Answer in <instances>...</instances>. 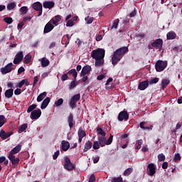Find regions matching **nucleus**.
<instances>
[{
  "label": "nucleus",
  "mask_w": 182,
  "mask_h": 182,
  "mask_svg": "<svg viewBox=\"0 0 182 182\" xmlns=\"http://www.w3.org/2000/svg\"><path fill=\"white\" fill-rule=\"evenodd\" d=\"M85 22H87V23L89 25V24L92 23V22H93V21H95V18L87 16V17H85Z\"/></svg>",
  "instance_id": "obj_44"
},
{
  "label": "nucleus",
  "mask_w": 182,
  "mask_h": 182,
  "mask_svg": "<svg viewBox=\"0 0 182 182\" xmlns=\"http://www.w3.org/2000/svg\"><path fill=\"white\" fill-rule=\"evenodd\" d=\"M68 79H69V77L68 76V74H63L62 76H61V80L63 82H65V80H68Z\"/></svg>",
  "instance_id": "obj_58"
},
{
  "label": "nucleus",
  "mask_w": 182,
  "mask_h": 182,
  "mask_svg": "<svg viewBox=\"0 0 182 182\" xmlns=\"http://www.w3.org/2000/svg\"><path fill=\"white\" fill-rule=\"evenodd\" d=\"M43 8H45V9H52V8H53V6H55V2L45 1L43 4Z\"/></svg>",
  "instance_id": "obj_19"
},
{
  "label": "nucleus",
  "mask_w": 182,
  "mask_h": 182,
  "mask_svg": "<svg viewBox=\"0 0 182 182\" xmlns=\"http://www.w3.org/2000/svg\"><path fill=\"white\" fill-rule=\"evenodd\" d=\"M42 115V111L41 109H34L30 115L31 120H38L39 117Z\"/></svg>",
  "instance_id": "obj_7"
},
{
  "label": "nucleus",
  "mask_w": 182,
  "mask_h": 182,
  "mask_svg": "<svg viewBox=\"0 0 182 182\" xmlns=\"http://www.w3.org/2000/svg\"><path fill=\"white\" fill-rule=\"evenodd\" d=\"M129 52V48L124 46L120 48H118L114 52V54L112 57V64L117 65L120 60H122V58H123V55Z\"/></svg>",
  "instance_id": "obj_1"
},
{
  "label": "nucleus",
  "mask_w": 182,
  "mask_h": 182,
  "mask_svg": "<svg viewBox=\"0 0 182 182\" xmlns=\"http://www.w3.org/2000/svg\"><path fill=\"white\" fill-rule=\"evenodd\" d=\"M92 147L94 150H99V149H100V144H99V141H94Z\"/></svg>",
  "instance_id": "obj_42"
},
{
  "label": "nucleus",
  "mask_w": 182,
  "mask_h": 182,
  "mask_svg": "<svg viewBox=\"0 0 182 182\" xmlns=\"http://www.w3.org/2000/svg\"><path fill=\"white\" fill-rule=\"evenodd\" d=\"M23 72H25V68L23 67H20L18 70V75H21Z\"/></svg>",
  "instance_id": "obj_64"
},
{
  "label": "nucleus",
  "mask_w": 182,
  "mask_h": 182,
  "mask_svg": "<svg viewBox=\"0 0 182 182\" xmlns=\"http://www.w3.org/2000/svg\"><path fill=\"white\" fill-rule=\"evenodd\" d=\"M153 48H157L158 49H161L163 48V39L158 38L151 43Z\"/></svg>",
  "instance_id": "obj_14"
},
{
  "label": "nucleus",
  "mask_w": 182,
  "mask_h": 182,
  "mask_svg": "<svg viewBox=\"0 0 182 182\" xmlns=\"http://www.w3.org/2000/svg\"><path fill=\"white\" fill-rule=\"evenodd\" d=\"M91 70H92V67H90V65L84 66L81 70L80 76L81 77L85 76V75L90 73Z\"/></svg>",
  "instance_id": "obj_16"
},
{
  "label": "nucleus",
  "mask_w": 182,
  "mask_h": 182,
  "mask_svg": "<svg viewBox=\"0 0 182 182\" xmlns=\"http://www.w3.org/2000/svg\"><path fill=\"white\" fill-rule=\"evenodd\" d=\"M75 25V23L73 22V20H68L66 23V26H73Z\"/></svg>",
  "instance_id": "obj_55"
},
{
  "label": "nucleus",
  "mask_w": 182,
  "mask_h": 182,
  "mask_svg": "<svg viewBox=\"0 0 182 182\" xmlns=\"http://www.w3.org/2000/svg\"><path fill=\"white\" fill-rule=\"evenodd\" d=\"M5 97H7V99H11L12 96H14V89L10 88L9 90H6L4 93Z\"/></svg>",
  "instance_id": "obj_24"
},
{
  "label": "nucleus",
  "mask_w": 182,
  "mask_h": 182,
  "mask_svg": "<svg viewBox=\"0 0 182 182\" xmlns=\"http://www.w3.org/2000/svg\"><path fill=\"white\" fill-rule=\"evenodd\" d=\"M60 151L59 150H58L56 152L54 153L53 156V160H56V159H58V157L59 156Z\"/></svg>",
  "instance_id": "obj_56"
},
{
  "label": "nucleus",
  "mask_w": 182,
  "mask_h": 182,
  "mask_svg": "<svg viewBox=\"0 0 182 182\" xmlns=\"http://www.w3.org/2000/svg\"><path fill=\"white\" fill-rule=\"evenodd\" d=\"M97 132L98 134H100L102 136V137L106 136V132H103V129L102 128L97 127Z\"/></svg>",
  "instance_id": "obj_38"
},
{
  "label": "nucleus",
  "mask_w": 182,
  "mask_h": 182,
  "mask_svg": "<svg viewBox=\"0 0 182 182\" xmlns=\"http://www.w3.org/2000/svg\"><path fill=\"white\" fill-rule=\"evenodd\" d=\"M55 106L58 107L63 105V98H60L57 102H55Z\"/></svg>",
  "instance_id": "obj_50"
},
{
  "label": "nucleus",
  "mask_w": 182,
  "mask_h": 182,
  "mask_svg": "<svg viewBox=\"0 0 182 182\" xmlns=\"http://www.w3.org/2000/svg\"><path fill=\"white\" fill-rule=\"evenodd\" d=\"M167 167H168V162H167V161L164 162L162 164V168L164 170H166V168H167Z\"/></svg>",
  "instance_id": "obj_63"
},
{
  "label": "nucleus",
  "mask_w": 182,
  "mask_h": 182,
  "mask_svg": "<svg viewBox=\"0 0 182 182\" xmlns=\"http://www.w3.org/2000/svg\"><path fill=\"white\" fill-rule=\"evenodd\" d=\"M105 77L106 75L101 74L97 77V80H103V79H105Z\"/></svg>",
  "instance_id": "obj_62"
},
{
  "label": "nucleus",
  "mask_w": 182,
  "mask_h": 182,
  "mask_svg": "<svg viewBox=\"0 0 182 182\" xmlns=\"http://www.w3.org/2000/svg\"><path fill=\"white\" fill-rule=\"evenodd\" d=\"M181 160V156H180V154H175V156L173 158V161H180Z\"/></svg>",
  "instance_id": "obj_52"
},
{
  "label": "nucleus",
  "mask_w": 182,
  "mask_h": 182,
  "mask_svg": "<svg viewBox=\"0 0 182 182\" xmlns=\"http://www.w3.org/2000/svg\"><path fill=\"white\" fill-rule=\"evenodd\" d=\"M77 86V82L76 80H73L71 83L70 84L69 89L70 90H72V89H75Z\"/></svg>",
  "instance_id": "obj_39"
},
{
  "label": "nucleus",
  "mask_w": 182,
  "mask_h": 182,
  "mask_svg": "<svg viewBox=\"0 0 182 182\" xmlns=\"http://www.w3.org/2000/svg\"><path fill=\"white\" fill-rule=\"evenodd\" d=\"M4 21L6 22V23H8L9 25H11V23L14 22V20L11 17H6L4 18Z\"/></svg>",
  "instance_id": "obj_47"
},
{
  "label": "nucleus",
  "mask_w": 182,
  "mask_h": 182,
  "mask_svg": "<svg viewBox=\"0 0 182 182\" xmlns=\"http://www.w3.org/2000/svg\"><path fill=\"white\" fill-rule=\"evenodd\" d=\"M8 159L10 160L13 166H18V164H19V161H21L19 158L16 157L15 155H9Z\"/></svg>",
  "instance_id": "obj_13"
},
{
  "label": "nucleus",
  "mask_w": 182,
  "mask_h": 182,
  "mask_svg": "<svg viewBox=\"0 0 182 182\" xmlns=\"http://www.w3.org/2000/svg\"><path fill=\"white\" fill-rule=\"evenodd\" d=\"M20 12H21L22 15H26V14L28 13V7L22 6L20 9Z\"/></svg>",
  "instance_id": "obj_45"
},
{
  "label": "nucleus",
  "mask_w": 182,
  "mask_h": 182,
  "mask_svg": "<svg viewBox=\"0 0 182 182\" xmlns=\"http://www.w3.org/2000/svg\"><path fill=\"white\" fill-rule=\"evenodd\" d=\"M123 178L122 177L114 178L112 182H122Z\"/></svg>",
  "instance_id": "obj_59"
},
{
  "label": "nucleus",
  "mask_w": 182,
  "mask_h": 182,
  "mask_svg": "<svg viewBox=\"0 0 182 182\" xmlns=\"http://www.w3.org/2000/svg\"><path fill=\"white\" fill-rule=\"evenodd\" d=\"M68 122L70 129H72V127H73V114H72V112H70L68 116Z\"/></svg>",
  "instance_id": "obj_27"
},
{
  "label": "nucleus",
  "mask_w": 182,
  "mask_h": 182,
  "mask_svg": "<svg viewBox=\"0 0 182 182\" xmlns=\"http://www.w3.org/2000/svg\"><path fill=\"white\" fill-rule=\"evenodd\" d=\"M31 60H32V56L30 54H27L24 57V63L26 65H29V63H31Z\"/></svg>",
  "instance_id": "obj_33"
},
{
  "label": "nucleus",
  "mask_w": 182,
  "mask_h": 182,
  "mask_svg": "<svg viewBox=\"0 0 182 182\" xmlns=\"http://www.w3.org/2000/svg\"><path fill=\"white\" fill-rule=\"evenodd\" d=\"M96 181V177L95 176V174H92L89 178V182H95Z\"/></svg>",
  "instance_id": "obj_57"
},
{
  "label": "nucleus",
  "mask_w": 182,
  "mask_h": 182,
  "mask_svg": "<svg viewBox=\"0 0 182 182\" xmlns=\"http://www.w3.org/2000/svg\"><path fill=\"white\" fill-rule=\"evenodd\" d=\"M112 141H113V135L110 134L108 139L105 141V144L107 146H109V144H112Z\"/></svg>",
  "instance_id": "obj_46"
},
{
  "label": "nucleus",
  "mask_w": 182,
  "mask_h": 182,
  "mask_svg": "<svg viewBox=\"0 0 182 182\" xmlns=\"http://www.w3.org/2000/svg\"><path fill=\"white\" fill-rule=\"evenodd\" d=\"M62 21V16L57 15L53 18L51 19V21L53 22V25H55V26H58L59 25V22Z\"/></svg>",
  "instance_id": "obj_23"
},
{
  "label": "nucleus",
  "mask_w": 182,
  "mask_h": 182,
  "mask_svg": "<svg viewBox=\"0 0 182 182\" xmlns=\"http://www.w3.org/2000/svg\"><path fill=\"white\" fill-rule=\"evenodd\" d=\"M62 150L63 151H68L70 147V144L68 141H62Z\"/></svg>",
  "instance_id": "obj_20"
},
{
  "label": "nucleus",
  "mask_w": 182,
  "mask_h": 182,
  "mask_svg": "<svg viewBox=\"0 0 182 182\" xmlns=\"http://www.w3.org/2000/svg\"><path fill=\"white\" fill-rule=\"evenodd\" d=\"M31 19H32V17H31V16L24 17L23 19V22L26 23L27 22H29L31 21Z\"/></svg>",
  "instance_id": "obj_61"
},
{
  "label": "nucleus",
  "mask_w": 182,
  "mask_h": 182,
  "mask_svg": "<svg viewBox=\"0 0 182 182\" xmlns=\"http://www.w3.org/2000/svg\"><path fill=\"white\" fill-rule=\"evenodd\" d=\"M159 82V77H154L149 81V85H154Z\"/></svg>",
  "instance_id": "obj_48"
},
{
  "label": "nucleus",
  "mask_w": 182,
  "mask_h": 182,
  "mask_svg": "<svg viewBox=\"0 0 182 182\" xmlns=\"http://www.w3.org/2000/svg\"><path fill=\"white\" fill-rule=\"evenodd\" d=\"M12 134H14V132H5L4 129H1L0 131V137L1 139H2V140H6V139H8L9 137H11Z\"/></svg>",
  "instance_id": "obj_12"
},
{
  "label": "nucleus",
  "mask_w": 182,
  "mask_h": 182,
  "mask_svg": "<svg viewBox=\"0 0 182 182\" xmlns=\"http://www.w3.org/2000/svg\"><path fill=\"white\" fill-rule=\"evenodd\" d=\"M93 146V143L92 141H88L85 144V147L83 151L86 152L88 150H90V148Z\"/></svg>",
  "instance_id": "obj_29"
},
{
  "label": "nucleus",
  "mask_w": 182,
  "mask_h": 182,
  "mask_svg": "<svg viewBox=\"0 0 182 182\" xmlns=\"http://www.w3.org/2000/svg\"><path fill=\"white\" fill-rule=\"evenodd\" d=\"M133 173V168H127L124 172V176H130Z\"/></svg>",
  "instance_id": "obj_41"
},
{
  "label": "nucleus",
  "mask_w": 182,
  "mask_h": 182,
  "mask_svg": "<svg viewBox=\"0 0 182 182\" xmlns=\"http://www.w3.org/2000/svg\"><path fill=\"white\" fill-rule=\"evenodd\" d=\"M50 102V98L49 97H47L41 103V109H46L48 107V105H49Z\"/></svg>",
  "instance_id": "obj_22"
},
{
  "label": "nucleus",
  "mask_w": 182,
  "mask_h": 182,
  "mask_svg": "<svg viewBox=\"0 0 182 182\" xmlns=\"http://www.w3.org/2000/svg\"><path fill=\"white\" fill-rule=\"evenodd\" d=\"M21 149H22V145L18 144L10 151V152L9 153V155L15 156V154H18V153H19V151H21Z\"/></svg>",
  "instance_id": "obj_15"
},
{
  "label": "nucleus",
  "mask_w": 182,
  "mask_h": 182,
  "mask_svg": "<svg viewBox=\"0 0 182 182\" xmlns=\"http://www.w3.org/2000/svg\"><path fill=\"white\" fill-rule=\"evenodd\" d=\"M5 124V116L0 115V127Z\"/></svg>",
  "instance_id": "obj_49"
},
{
  "label": "nucleus",
  "mask_w": 182,
  "mask_h": 182,
  "mask_svg": "<svg viewBox=\"0 0 182 182\" xmlns=\"http://www.w3.org/2000/svg\"><path fill=\"white\" fill-rule=\"evenodd\" d=\"M105 49L98 48L93 50L91 53L92 59H105Z\"/></svg>",
  "instance_id": "obj_2"
},
{
  "label": "nucleus",
  "mask_w": 182,
  "mask_h": 182,
  "mask_svg": "<svg viewBox=\"0 0 182 182\" xmlns=\"http://www.w3.org/2000/svg\"><path fill=\"white\" fill-rule=\"evenodd\" d=\"M78 137H86V132L82 128L78 129Z\"/></svg>",
  "instance_id": "obj_36"
},
{
  "label": "nucleus",
  "mask_w": 182,
  "mask_h": 182,
  "mask_svg": "<svg viewBox=\"0 0 182 182\" xmlns=\"http://www.w3.org/2000/svg\"><path fill=\"white\" fill-rule=\"evenodd\" d=\"M167 68V61L159 60L155 64V69L156 72H163Z\"/></svg>",
  "instance_id": "obj_3"
},
{
  "label": "nucleus",
  "mask_w": 182,
  "mask_h": 182,
  "mask_svg": "<svg viewBox=\"0 0 182 182\" xmlns=\"http://www.w3.org/2000/svg\"><path fill=\"white\" fill-rule=\"evenodd\" d=\"M25 83H26L25 80H22L21 82L17 83L16 87H19V89H21V87H22V86H23Z\"/></svg>",
  "instance_id": "obj_54"
},
{
  "label": "nucleus",
  "mask_w": 182,
  "mask_h": 182,
  "mask_svg": "<svg viewBox=\"0 0 182 182\" xmlns=\"http://www.w3.org/2000/svg\"><path fill=\"white\" fill-rule=\"evenodd\" d=\"M158 159L159 161H164V160H166V156H164L163 154H160L158 155Z\"/></svg>",
  "instance_id": "obj_53"
},
{
  "label": "nucleus",
  "mask_w": 182,
  "mask_h": 182,
  "mask_svg": "<svg viewBox=\"0 0 182 182\" xmlns=\"http://www.w3.org/2000/svg\"><path fill=\"white\" fill-rule=\"evenodd\" d=\"M38 105L36 104H33L30 105L27 109V113H31V112H33L35 110V108L37 107Z\"/></svg>",
  "instance_id": "obj_37"
},
{
  "label": "nucleus",
  "mask_w": 182,
  "mask_h": 182,
  "mask_svg": "<svg viewBox=\"0 0 182 182\" xmlns=\"http://www.w3.org/2000/svg\"><path fill=\"white\" fill-rule=\"evenodd\" d=\"M55 26L52 25V23L48 22L46 24L43 30V33H49V32H51V31H53V28Z\"/></svg>",
  "instance_id": "obj_17"
},
{
  "label": "nucleus",
  "mask_w": 182,
  "mask_h": 182,
  "mask_svg": "<svg viewBox=\"0 0 182 182\" xmlns=\"http://www.w3.org/2000/svg\"><path fill=\"white\" fill-rule=\"evenodd\" d=\"M32 8L34 9L35 11H38V16H41V15H42V4H41V2L37 1L33 4Z\"/></svg>",
  "instance_id": "obj_11"
},
{
  "label": "nucleus",
  "mask_w": 182,
  "mask_h": 182,
  "mask_svg": "<svg viewBox=\"0 0 182 182\" xmlns=\"http://www.w3.org/2000/svg\"><path fill=\"white\" fill-rule=\"evenodd\" d=\"M119 18L114 20V22H113V24L111 27V29H113V28L117 29V26H119Z\"/></svg>",
  "instance_id": "obj_40"
},
{
  "label": "nucleus",
  "mask_w": 182,
  "mask_h": 182,
  "mask_svg": "<svg viewBox=\"0 0 182 182\" xmlns=\"http://www.w3.org/2000/svg\"><path fill=\"white\" fill-rule=\"evenodd\" d=\"M137 146H136V150H140L141 149V144H143V139H139L137 141Z\"/></svg>",
  "instance_id": "obj_51"
},
{
  "label": "nucleus",
  "mask_w": 182,
  "mask_h": 182,
  "mask_svg": "<svg viewBox=\"0 0 182 182\" xmlns=\"http://www.w3.org/2000/svg\"><path fill=\"white\" fill-rule=\"evenodd\" d=\"M147 87H149V80L141 82L138 86L139 90H146Z\"/></svg>",
  "instance_id": "obj_18"
},
{
  "label": "nucleus",
  "mask_w": 182,
  "mask_h": 182,
  "mask_svg": "<svg viewBox=\"0 0 182 182\" xmlns=\"http://www.w3.org/2000/svg\"><path fill=\"white\" fill-rule=\"evenodd\" d=\"M168 85H170V80L167 79L162 80V82H161L162 90H164V89L167 87Z\"/></svg>",
  "instance_id": "obj_32"
},
{
  "label": "nucleus",
  "mask_w": 182,
  "mask_h": 182,
  "mask_svg": "<svg viewBox=\"0 0 182 182\" xmlns=\"http://www.w3.org/2000/svg\"><path fill=\"white\" fill-rule=\"evenodd\" d=\"M41 63L42 68H46V66H49V64L50 63L49 60L46 59V58H41Z\"/></svg>",
  "instance_id": "obj_28"
},
{
  "label": "nucleus",
  "mask_w": 182,
  "mask_h": 182,
  "mask_svg": "<svg viewBox=\"0 0 182 182\" xmlns=\"http://www.w3.org/2000/svg\"><path fill=\"white\" fill-rule=\"evenodd\" d=\"M21 93H22V91L20 88H17L14 90V95H16V96L21 95Z\"/></svg>",
  "instance_id": "obj_60"
},
{
  "label": "nucleus",
  "mask_w": 182,
  "mask_h": 182,
  "mask_svg": "<svg viewBox=\"0 0 182 182\" xmlns=\"http://www.w3.org/2000/svg\"><path fill=\"white\" fill-rule=\"evenodd\" d=\"M98 143L101 147L106 146V136H102L98 138Z\"/></svg>",
  "instance_id": "obj_25"
},
{
  "label": "nucleus",
  "mask_w": 182,
  "mask_h": 182,
  "mask_svg": "<svg viewBox=\"0 0 182 182\" xmlns=\"http://www.w3.org/2000/svg\"><path fill=\"white\" fill-rule=\"evenodd\" d=\"M80 100V94L73 95L70 100V107L75 109L76 107V103Z\"/></svg>",
  "instance_id": "obj_4"
},
{
  "label": "nucleus",
  "mask_w": 182,
  "mask_h": 182,
  "mask_svg": "<svg viewBox=\"0 0 182 182\" xmlns=\"http://www.w3.org/2000/svg\"><path fill=\"white\" fill-rule=\"evenodd\" d=\"M104 63H105V60H103V58L95 59V65L96 66V68H97V67L100 68V67L103 66Z\"/></svg>",
  "instance_id": "obj_26"
},
{
  "label": "nucleus",
  "mask_w": 182,
  "mask_h": 182,
  "mask_svg": "<svg viewBox=\"0 0 182 182\" xmlns=\"http://www.w3.org/2000/svg\"><path fill=\"white\" fill-rule=\"evenodd\" d=\"M67 75H72L75 80H76V78L77 77V72L76 71V69H71L68 72Z\"/></svg>",
  "instance_id": "obj_31"
},
{
  "label": "nucleus",
  "mask_w": 182,
  "mask_h": 182,
  "mask_svg": "<svg viewBox=\"0 0 182 182\" xmlns=\"http://www.w3.org/2000/svg\"><path fill=\"white\" fill-rule=\"evenodd\" d=\"M16 7V4H15V2L9 3L6 6L8 11H12V9H14Z\"/></svg>",
  "instance_id": "obj_35"
},
{
  "label": "nucleus",
  "mask_w": 182,
  "mask_h": 182,
  "mask_svg": "<svg viewBox=\"0 0 182 182\" xmlns=\"http://www.w3.org/2000/svg\"><path fill=\"white\" fill-rule=\"evenodd\" d=\"M46 95H48V92H43L41 93L37 97V102H42V100H43V99H45V97H46Z\"/></svg>",
  "instance_id": "obj_30"
},
{
  "label": "nucleus",
  "mask_w": 182,
  "mask_h": 182,
  "mask_svg": "<svg viewBox=\"0 0 182 182\" xmlns=\"http://www.w3.org/2000/svg\"><path fill=\"white\" fill-rule=\"evenodd\" d=\"M64 168L65 170H68V171H72L73 168H75V166L72 162L70 161V159L69 157L65 156V164H64Z\"/></svg>",
  "instance_id": "obj_5"
},
{
  "label": "nucleus",
  "mask_w": 182,
  "mask_h": 182,
  "mask_svg": "<svg viewBox=\"0 0 182 182\" xmlns=\"http://www.w3.org/2000/svg\"><path fill=\"white\" fill-rule=\"evenodd\" d=\"M145 123H146V122H141V123L139 124V126H140L141 129H143L144 130H149V129H151V128L153 127V126H151V127H144V124H145Z\"/></svg>",
  "instance_id": "obj_43"
},
{
  "label": "nucleus",
  "mask_w": 182,
  "mask_h": 182,
  "mask_svg": "<svg viewBox=\"0 0 182 182\" xmlns=\"http://www.w3.org/2000/svg\"><path fill=\"white\" fill-rule=\"evenodd\" d=\"M22 60H23V52L20 51L16 55L13 63L14 65H19Z\"/></svg>",
  "instance_id": "obj_8"
},
{
  "label": "nucleus",
  "mask_w": 182,
  "mask_h": 182,
  "mask_svg": "<svg viewBox=\"0 0 182 182\" xmlns=\"http://www.w3.org/2000/svg\"><path fill=\"white\" fill-rule=\"evenodd\" d=\"M148 176H153L156 174V166L154 164H149L147 166Z\"/></svg>",
  "instance_id": "obj_10"
},
{
  "label": "nucleus",
  "mask_w": 182,
  "mask_h": 182,
  "mask_svg": "<svg viewBox=\"0 0 182 182\" xmlns=\"http://www.w3.org/2000/svg\"><path fill=\"white\" fill-rule=\"evenodd\" d=\"M28 129V124H22L18 129V133H22V132H25Z\"/></svg>",
  "instance_id": "obj_34"
},
{
  "label": "nucleus",
  "mask_w": 182,
  "mask_h": 182,
  "mask_svg": "<svg viewBox=\"0 0 182 182\" xmlns=\"http://www.w3.org/2000/svg\"><path fill=\"white\" fill-rule=\"evenodd\" d=\"M176 38H177V34L174 31H169L166 34V39L168 41H171L173 39H176Z\"/></svg>",
  "instance_id": "obj_21"
},
{
  "label": "nucleus",
  "mask_w": 182,
  "mask_h": 182,
  "mask_svg": "<svg viewBox=\"0 0 182 182\" xmlns=\"http://www.w3.org/2000/svg\"><path fill=\"white\" fill-rule=\"evenodd\" d=\"M118 120L119 122H123V120L127 121L129 120V114L127 111L120 112L118 114Z\"/></svg>",
  "instance_id": "obj_9"
},
{
  "label": "nucleus",
  "mask_w": 182,
  "mask_h": 182,
  "mask_svg": "<svg viewBox=\"0 0 182 182\" xmlns=\"http://www.w3.org/2000/svg\"><path fill=\"white\" fill-rule=\"evenodd\" d=\"M12 66H14V64L12 63H9L6 65H5L4 68H1L0 69V71L2 73V75H6V73H9L12 72V69H14Z\"/></svg>",
  "instance_id": "obj_6"
}]
</instances>
